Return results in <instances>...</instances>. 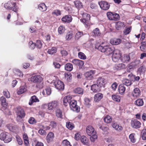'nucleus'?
<instances>
[{
	"mask_svg": "<svg viewBox=\"0 0 146 146\" xmlns=\"http://www.w3.org/2000/svg\"><path fill=\"white\" fill-rule=\"evenodd\" d=\"M28 122L30 124H33L36 123V121L34 117H31L29 119Z\"/></svg>",
	"mask_w": 146,
	"mask_h": 146,
	"instance_id": "60",
	"label": "nucleus"
},
{
	"mask_svg": "<svg viewBox=\"0 0 146 146\" xmlns=\"http://www.w3.org/2000/svg\"><path fill=\"white\" fill-rule=\"evenodd\" d=\"M52 14L55 15L56 16H58L61 15L60 11L58 10L54 11L52 13Z\"/></svg>",
	"mask_w": 146,
	"mask_h": 146,
	"instance_id": "64",
	"label": "nucleus"
},
{
	"mask_svg": "<svg viewBox=\"0 0 146 146\" xmlns=\"http://www.w3.org/2000/svg\"><path fill=\"white\" fill-rule=\"evenodd\" d=\"M65 30L66 29L64 26L61 25L58 28V33L60 34H62L64 32Z\"/></svg>",
	"mask_w": 146,
	"mask_h": 146,
	"instance_id": "41",
	"label": "nucleus"
},
{
	"mask_svg": "<svg viewBox=\"0 0 146 146\" xmlns=\"http://www.w3.org/2000/svg\"><path fill=\"white\" fill-rule=\"evenodd\" d=\"M82 15L83 18L80 19V21L82 22L84 24L87 25L88 24V21L90 19V15L89 14L86 13H84L82 14Z\"/></svg>",
	"mask_w": 146,
	"mask_h": 146,
	"instance_id": "8",
	"label": "nucleus"
},
{
	"mask_svg": "<svg viewBox=\"0 0 146 146\" xmlns=\"http://www.w3.org/2000/svg\"><path fill=\"white\" fill-rule=\"evenodd\" d=\"M39 10L42 11H44L47 9V7L44 3H41L38 6Z\"/></svg>",
	"mask_w": 146,
	"mask_h": 146,
	"instance_id": "33",
	"label": "nucleus"
},
{
	"mask_svg": "<svg viewBox=\"0 0 146 146\" xmlns=\"http://www.w3.org/2000/svg\"><path fill=\"white\" fill-rule=\"evenodd\" d=\"M12 5V9L13 11L17 12L18 11V8L16 6V3L13 2Z\"/></svg>",
	"mask_w": 146,
	"mask_h": 146,
	"instance_id": "50",
	"label": "nucleus"
},
{
	"mask_svg": "<svg viewBox=\"0 0 146 146\" xmlns=\"http://www.w3.org/2000/svg\"><path fill=\"white\" fill-rule=\"evenodd\" d=\"M55 88L58 90H62L64 88V85L63 83L60 80H57L54 83Z\"/></svg>",
	"mask_w": 146,
	"mask_h": 146,
	"instance_id": "9",
	"label": "nucleus"
},
{
	"mask_svg": "<svg viewBox=\"0 0 146 146\" xmlns=\"http://www.w3.org/2000/svg\"><path fill=\"white\" fill-rule=\"evenodd\" d=\"M103 97V94L100 93H98L95 95L94 97V100L96 102H98L100 101Z\"/></svg>",
	"mask_w": 146,
	"mask_h": 146,
	"instance_id": "26",
	"label": "nucleus"
},
{
	"mask_svg": "<svg viewBox=\"0 0 146 146\" xmlns=\"http://www.w3.org/2000/svg\"><path fill=\"white\" fill-rule=\"evenodd\" d=\"M113 54L112 56L113 60L115 62H117L121 56L120 51L119 50H113Z\"/></svg>",
	"mask_w": 146,
	"mask_h": 146,
	"instance_id": "5",
	"label": "nucleus"
},
{
	"mask_svg": "<svg viewBox=\"0 0 146 146\" xmlns=\"http://www.w3.org/2000/svg\"><path fill=\"white\" fill-rule=\"evenodd\" d=\"M106 82V80L102 77L98 78L96 81V84L100 87L104 86Z\"/></svg>",
	"mask_w": 146,
	"mask_h": 146,
	"instance_id": "13",
	"label": "nucleus"
},
{
	"mask_svg": "<svg viewBox=\"0 0 146 146\" xmlns=\"http://www.w3.org/2000/svg\"><path fill=\"white\" fill-rule=\"evenodd\" d=\"M141 123L136 119H133L131 121V126L135 128H138L141 127Z\"/></svg>",
	"mask_w": 146,
	"mask_h": 146,
	"instance_id": "15",
	"label": "nucleus"
},
{
	"mask_svg": "<svg viewBox=\"0 0 146 146\" xmlns=\"http://www.w3.org/2000/svg\"><path fill=\"white\" fill-rule=\"evenodd\" d=\"M86 134L90 137V141L92 142H94L97 138V136L96 135V132L94 128L91 125L87 126L86 129Z\"/></svg>",
	"mask_w": 146,
	"mask_h": 146,
	"instance_id": "1",
	"label": "nucleus"
},
{
	"mask_svg": "<svg viewBox=\"0 0 146 146\" xmlns=\"http://www.w3.org/2000/svg\"><path fill=\"white\" fill-rule=\"evenodd\" d=\"M35 45L38 48H40L42 46V44L40 40H37L36 41Z\"/></svg>",
	"mask_w": 146,
	"mask_h": 146,
	"instance_id": "61",
	"label": "nucleus"
},
{
	"mask_svg": "<svg viewBox=\"0 0 146 146\" xmlns=\"http://www.w3.org/2000/svg\"><path fill=\"white\" fill-rule=\"evenodd\" d=\"M54 137V134L52 132L49 133L46 137V140L48 143H50L53 140Z\"/></svg>",
	"mask_w": 146,
	"mask_h": 146,
	"instance_id": "24",
	"label": "nucleus"
},
{
	"mask_svg": "<svg viewBox=\"0 0 146 146\" xmlns=\"http://www.w3.org/2000/svg\"><path fill=\"white\" fill-rule=\"evenodd\" d=\"M81 141L84 144H85L88 142L87 138L85 136H82L81 137Z\"/></svg>",
	"mask_w": 146,
	"mask_h": 146,
	"instance_id": "53",
	"label": "nucleus"
},
{
	"mask_svg": "<svg viewBox=\"0 0 146 146\" xmlns=\"http://www.w3.org/2000/svg\"><path fill=\"white\" fill-rule=\"evenodd\" d=\"M17 115V119L18 120V119H21L24 117L25 114L24 110L20 108L17 110L16 111Z\"/></svg>",
	"mask_w": 146,
	"mask_h": 146,
	"instance_id": "14",
	"label": "nucleus"
},
{
	"mask_svg": "<svg viewBox=\"0 0 146 146\" xmlns=\"http://www.w3.org/2000/svg\"><path fill=\"white\" fill-rule=\"evenodd\" d=\"M3 93L4 96H5L7 98H10V94L7 90L3 91Z\"/></svg>",
	"mask_w": 146,
	"mask_h": 146,
	"instance_id": "63",
	"label": "nucleus"
},
{
	"mask_svg": "<svg viewBox=\"0 0 146 146\" xmlns=\"http://www.w3.org/2000/svg\"><path fill=\"white\" fill-rule=\"evenodd\" d=\"M107 15L108 19L110 20L117 21L119 18V14L111 12H107Z\"/></svg>",
	"mask_w": 146,
	"mask_h": 146,
	"instance_id": "4",
	"label": "nucleus"
},
{
	"mask_svg": "<svg viewBox=\"0 0 146 146\" xmlns=\"http://www.w3.org/2000/svg\"><path fill=\"white\" fill-rule=\"evenodd\" d=\"M23 136L24 144L25 145L27 146L29 142L27 135L26 133H24L23 135Z\"/></svg>",
	"mask_w": 146,
	"mask_h": 146,
	"instance_id": "32",
	"label": "nucleus"
},
{
	"mask_svg": "<svg viewBox=\"0 0 146 146\" xmlns=\"http://www.w3.org/2000/svg\"><path fill=\"white\" fill-rule=\"evenodd\" d=\"M0 139L5 143H8L12 141V137L8 133H2L0 135Z\"/></svg>",
	"mask_w": 146,
	"mask_h": 146,
	"instance_id": "3",
	"label": "nucleus"
},
{
	"mask_svg": "<svg viewBox=\"0 0 146 146\" xmlns=\"http://www.w3.org/2000/svg\"><path fill=\"white\" fill-rule=\"evenodd\" d=\"M72 62L76 65L80 66H82L84 64L83 61L78 59H73L72 61Z\"/></svg>",
	"mask_w": 146,
	"mask_h": 146,
	"instance_id": "22",
	"label": "nucleus"
},
{
	"mask_svg": "<svg viewBox=\"0 0 146 146\" xmlns=\"http://www.w3.org/2000/svg\"><path fill=\"white\" fill-rule=\"evenodd\" d=\"M96 73V71L95 70H91L89 71L86 72L84 75L86 78L88 80L92 79L93 78V75Z\"/></svg>",
	"mask_w": 146,
	"mask_h": 146,
	"instance_id": "12",
	"label": "nucleus"
},
{
	"mask_svg": "<svg viewBox=\"0 0 146 146\" xmlns=\"http://www.w3.org/2000/svg\"><path fill=\"white\" fill-rule=\"evenodd\" d=\"M62 146H72L70 142L66 139L62 141Z\"/></svg>",
	"mask_w": 146,
	"mask_h": 146,
	"instance_id": "52",
	"label": "nucleus"
},
{
	"mask_svg": "<svg viewBox=\"0 0 146 146\" xmlns=\"http://www.w3.org/2000/svg\"><path fill=\"white\" fill-rule=\"evenodd\" d=\"M100 87L98 86L97 84H94L92 85L91 87V89L94 92H99L100 90Z\"/></svg>",
	"mask_w": 146,
	"mask_h": 146,
	"instance_id": "23",
	"label": "nucleus"
},
{
	"mask_svg": "<svg viewBox=\"0 0 146 146\" xmlns=\"http://www.w3.org/2000/svg\"><path fill=\"white\" fill-rule=\"evenodd\" d=\"M141 136L143 140L146 139V129H144L142 131Z\"/></svg>",
	"mask_w": 146,
	"mask_h": 146,
	"instance_id": "62",
	"label": "nucleus"
},
{
	"mask_svg": "<svg viewBox=\"0 0 146 146\" xmlns=\"http://www.w3.org/2000/svg\"><path fill=\"white\" fill-rule=\"evenodd\" d=\"M112 120V117L110 115H107L105 117L104 119V121L106 123H111Z\"/></svg>",
	"mask_w": 146,
	"mask_h": 146,
	"instance_id": "38",
	"label": "nucleus"
},
{
	"mask_svg": "<svg viewBox=\"0 0 146 146\" xmlns=\"http://www.w3.org/2000/svg\"><path fill=\"white\" fill-rule=\"evenodd\" d=\"M112 126L113 128H114L115 130L118 131H120L122 130V127L116 123H112Z\"/></svg>",
	"mask_w": 146,
	"mask_h": 146,
	"instance_id": "28",
	"label": "nucleus"
},
{
	"mask_svg": "<svg viewBox=\"0 0 146 146\" xmlns=\"http://www.w3.org/2000/svg\"><path fill=\"white\" fill-rule=\"evenodd\" d=\"M64 76L65 79H66L68 81H70L71 79V75L70 73H65L64 74Z\"/></svg>",
	"mask_w": 146,
	"mask_h": 146,
	"instance_id": "49",
	"label": "nucleus"
},
{
	"mask_svg": "<svg viewBox=\"0 0 146 146\" xmlns=\"http://www.w3.org/2000/svg\"><path fill=\"white\" fill-rule=\"evenodd\" d=\"M27 90L26 86H21L19 88V90L17 92L18 94H21L24 93Z\"/></svg>",
	"mask_w": 146,
	"mask_h": 146,
	"instance_id": "31",
	"label": "nucleus"
},
{
	"mask_svg": "<svg viewBox=\"0 0 146 146\" xmlns=\"http://www.w3.org/2000/svg\"><path fill=\"white\" fill-rule=\"evenodd\" d=\"M36 45L35 43H33L31 41L29 43V48L31 49H33L35 47Z\"/></svg>",
	"mask_w": 146,
	"mask_h": 146,
	"instance_id": "55",
	"label": "nucleus"
},
{
	"mask_svg": "<svg viewBox=\"0 0 146 146\" xmlns=\"http://www.w3.org/2000/svg\"><path fill=\"white\" fill-rule=\"evenodd\" d=\"M91 35L95 37H99L101 36V33L99 29L97 28L93 30Z\"/></svg>",
	"mask_w": 146,
	"mask_h": 146,
	"instance_id": "21",
	"label": "nucleus"
},
{
	"mask_svg": "<svg viewBox=\"0 0 146 146\" xmlns=\"http://www.w3.org/2000/svg\"><path fill=\"white\" fill-rule=\"evenodd\" d=\"M130 59L129 55L125 54L122 57L121 60V61L123 62L127 63L129 61Z\"/></svg>",
	"mask_w": 146,
	"mask_h": 146,
	"instance_id": "27",
	"label": "nucleus"
},
{
	"mask_svg": "<svg viewBox=\"0 0 146 146\" xmlns=\"http://www.w3.org/2000/svg\"><path fill=\"white\" fill-rule=\"evenodd\" d=\"M135 134L132 133L130 134L129 136V138L130 140L133 143H134L136 141V140L135 137Z\"/></svg>",
	"mask_w": 146,
	"mask_h": 146,
	"instance_id": "45",
	"label": "nucleus"
},
{
	"mask_svg": "<svg viewBox=\"0 0 146 146\" xmlns=\"http://www.w3.org/2000/svg\"><path fill=\"white\" fill-rule=\"evenodd\" d=\"M74 92L76 93L82 94H83V90L82 89L80 88H78L74 90Z\"/></svg>",
	"mask_w": 146,
	"mask_h": 146,
	"instance_id": "43",
	"label": "nucleus"
},
{
	"mask_svg": "<svg viewBox=\"0 0 146 146\" xmlns=\"http://www.w3.org/2000/svg\"><path fill=\"white\" fill-rule=\"evenodd\" d=\"M124 23L122 22L119 21L117 22L115 24L116 28L117 30H119L124 26Z\"/></svg>",
	"mask_w": 146,
	"mask_h": 146,
	"instance_id": "35",
	"label": "nucleus"
},
{
	"mask_svg": "<svg viewBox=\"0 0 146 146\" xmlns=\"http://www.w3.org/2000/svg\"><path fill=\"white\" fill-rule=\"evenodd\" d=\"M30 81L34 83L40 82L43 80L42 77L39 75L32 76L30 78Z\"/></svg>",
	"mask_w": 146,
	"mask_h": 146,
	"instance_id": "11",
	"label": "nucleus"
},
{
	"mask_svg": "<svg viewBox=\"0 0 146 146\" xmlns=\"http://www.w3.org/2000/svg\"><path fill=\"white\" fill-rule=\"evenodd\" d=\"M123 85L127 86H130L132 83L131 81L128 79H125L123 80Z\"/></svg>",
	"mask_w": 146,
	"mask_h": 146,
	"instance_id": "42",
	"label": "nucleus"
},
{
	"mask_svg": "<svg viewBox=\"0 0 146 146\" xmlns=\"http://www.w3.org/2000/svg\"><path fill=\"white\" fill-rule=\"evenodd\" d=\"M125 65L123 63H120L115 65L114 67V69L116 70H119L121 69L125 68Z\"/></svg>",
	"mask_w": 146,
	"mask_h": 146,
	"instance_id": "20",
	"label": "nucleus"
},
{
	"mask_svg": "<svg viewBox=\"0 0 146 146\" xmlns=\"http://www.w3.org/2000/svg\"><path fill=\"white\" fill-rule=\"evenodd\" d=\"M14 72L17 75L20 77L22 76L23 75V73L18 69L15 70H14Z\"/></svg>",
	"mask_w": 146,
	"mask_h": 146,
	"instance_id": "57",
	"label": "nucleus"
},
{
	"mask_svg": "<svg viewBox=\"0 0 146 146\" xmlns=\"http://www.w3.org/2000/svg\"><path fill=\"white\" fill-rule=\"evenodd\" d=\"M121 41V40L120 38H114L110 40V42L112 45H117L120 43Z\"/></svg>",
	"mask_w": 146,
	"mask_h": 146,
	"instance_id": "19",
	"label": "nucleus"
},
{
	"mask_svg": "<svg viewBox=\"0 0 146 146\" xmlns=\"http://www.w3.org/2000/svg\"><path fill=\"white\" fill-rule=\"evenodd\" d=\"M65 69L68 71H71L73 69L72 65L70 63H67L65 66Z\"/></svg>",
	"mask_w": 146,
	"mask_h": 146,
	"instance_id": "36",
	"label": "nucleus"
},
{
	"mask_svg": "<svg viewBox=\"0 0 146 146\" xmlns=\"http://www.w3.org/2000/svg\"><path fill=\"white\" fill-rule=\"evenodd\" d=\"M125 76L127 75L128 78L131 80H133L134 78V75L132 73H130L129 74L127 73Z\"/></svg>",
	"mask_w": 146,
	"mask_h": 146,
	"instance_id": "59",
	"label": "nucleus"
},
{
	"mask_svg": "<svg viewBox=\"0 0 146 146\" xmlns=\"http://www.w3.org/2000/svg\"><path fill=\"white\" fill-rule=\"evenodd\" d=\"M95 48L102 52L104 53L107 55H109L112 53L113 52L114 49L108 46H103L102 45H96Z\"/></svg>",
	"mask_w": 146,
	"mask_h": 146,
	"instance_id": "2",
	"label": "nucleus"
},
{
	"mask_svg": "<svg viewBox=\"0 0 146 146\" xmlns=\"http://www.w3.org/2000/svg\"><path fill=\"white\" fill-rule=\"evenodd\" d=\"M73 36V34L72 32H69L67 33L66 35L65 38L66 40H71Z\"/></svg>",
	"mask_w": 146,
	"mask_h": 146,
	"instance_id": "39",
	"label": "nucleus"
},
{
	"mask_svg": "<svg viewBox=\"0 0 146 146\" xmlns=\"http://www.w3.org/2000/svg\"><path fill=\"white\" fill-rule=\"evenodd\" d=\"M58 105V103L57 101H53L48 103V109L49 110H52L57 107Z\"/></svg>",
	"mask_w": 146,
	"mask_h": 146,
	"instance_id": "7",
	"label": "nucleus"
},
{
	"mask_svg": "<svg viewBox=\"0 0 146 146\" xmlns=\"http://www.w3.org/2000/svg\"><path fill=\"white\" fill-rule=\"evenodd\" d=\"M112 98L114 101L119 102H120L121 98L120 96L117 95H113L112 96Z\"/></svg>",
	"mask_w": 146,
	"mask_h": 146,
	"instance_id": "40",
	"label": "nucleus"
},
{
	"mask_svg": "<svg viewBox=\"0 0 146 146\" xmlns=\"http://www.w3.org/2000/svg\"><path fill=\"white\" fill-rule=\"evenodd\" d=\"M74 5L76 7L78 8L82 7V3L78 1H76L74 2Z\"/></svg>",
	"mask_w": 146,
	"mask_h": 146,
	"instance_id": "47",
	"label": "nucleus"
},
{
	"mask_svg": "<svg viewBox=\"0 0 146 146\" xmlns=\"http://www.w3.org/2000/svg\"><path fill=\"white\" fill-rule=\"evenodd\" d=\"M135 104L138 106H140L143 105L144 102L142 99H139L135 101Z\"/></svg>",
	"mask_w": 146,
	"mask_h": 146,
	"instance_id": "37",
	"label": "nucleus"
},
{
	"mask_svg": "<svg viewBox=\"0 0 146 146\" xmlns=\"http://www.w3.org/2000/svg\"><path fill=\"white\" fill-rule=\"evenodd\" d=\"M39 102V100L35 96H33L31 97L29 102V104L31 105L34 102Z\"/></svg>",
	"mask_w": 146,
	"mask_h": 146,
	"instance_id": "29",
	"label": "nucleus"
},
{
	"mask_svg": "<svg viewBox=\"0 0 146 146\" xmlns=\"http://www.w3.org/2000/svg\"><path fill=\"white\" fill-rule=\"evenodd\" d=\"M56 48L55 47H53L51 49H48V52L50 54H52L56 53Z\"/></svg>",
	"mask_w": 146,
	"mask_h": 146,
	"instance_id": "48",
	"label": "nucleus"
},
{
	"mask_svg": "<svg viewBox=\"0 0 146 146\" xmlns=\"http://www.w3.org/2000/svg\"><path fill=\"white\" fill-rule=\"evenodd\" d=\"M56 116L59 118H62V111L59 109H57L56 111Z\"/></svg>",
	"mask_w": 146,
	"mask_h": 146,
	"instance_id": "44",
	"label": "nucleus"
},
{
	"mask_svg": "<svg viewBox=\"0 0 146 146\" xmlns=\"http://www.w3.org/2000/svg\"><path fill=\"white\" fill-rule=\"evenodd\" d=\"M100 8L104 10H108L110 7V4L107 2L105 1H101L99 3Z\"/></svg>",
	"mask_w": 146,
	"mask_h": 146,
	"instance_id": "10",
	"label": "nucleus"
},
{
	"mask_svg": "<svg viewBox=\"0 0 146 146\" xmlns=\"http://www.w3.org/2000/svg\"><path fill=\"white\" fill-rule=\"evenodd\" d=\"M16 141L19 145H21L23 144V141L21 137L18 135H17L15 137Z\"/></svg>",
	"mask_w": 146,
	"mask_h": 146,
	"instance_id": "54",
	"label": "nucleus"
},
{
	"mask_svg": "<svg viewBox=\"0 0 146 146\" xmlns=\"http://www.w3.org/2000/svg\"><path fill=\"white\" fill-rule=\"evenodd\" d=\"M71 99L72 97L70 96H65L63 99V103L64 105L66 106L68 104H69L70 102L71 101Z\"/></svg>",
	"mask_w": 146,
	"mask_h": 146,
	"instance_id": "25",
	"label": "nucleus"
},
{
	"mask_svg": "<svg viewBox=\"0 0 146 146\" xmlns=\"http://www.w3.org/2000/svg\"><path fill=\"white\" fill-rule=\"evenodd\" d=\"M69 104L71 110L77 112L79 111L80 108L77 105V103L76 101L74 100H71Z\"/></svg>",
	"mask_w": 146,
	"mask_h": 146,
	"instance_id": "6",
	"label": "nucleus"
},
{
	"mask_svg": "<svg viewBox=\"0 0 146 146\" xmlns=\"http://www.w3.org/2000/svg\"><path fill=\"white\" fill-rule=\"evenodd\" d=\"M83 35L82 32H79L77 33L75 35V38L76 39H78Z\"/></svg>",
	"mask_w": 146,
	"mask_h": 146,
	"instance_id": "58",
	"label": "nucleus"
},
{
	"mask_svg": "<svg viewBox=\"0 0 146 146\" xmlns=\"http://www.w3.org/2000/svg\"><path fill=\"white\" fill-rule=\"evenodd\" d=\"M66 127L70 130H72L74 127V126L72 123L70 122H67L66 123Z\"/></svg>",
	"mask_w": 146,
	"mask_h": 146,
	"instance_id": "46",
	"label": "nucleus"
},
{
	"mask_svg": "<svg viewBox=\"0 0 146 146\" xmlns=\"http://www.w3.org/2000/svg\"><path fill=\"white\" fill-rule=\"evenodd\" d=\"M12 3L13 2L11 1L7 2L4 4V7L7 9L11 10L12 7H11V6L12 5Z\"/></svg>",
	"mask_w": 146,
	"mask_h": 146,
	"instance_id": "34",
	"label": "nucleus"
},
{
	"mask_svg": "<svg viewBox=\"0 0 146 146\" xmlns=\"http://www.w3.org/2000/svg\"><path fill=\"white\" fill-rule=\"evenodd\" d=\"M118 90L120 94L123 95L125 90V88L123 84H120L119 86Z\"/></svg>",
	"mask_w": 146,
	"mask_h": 146,
	"instance_id": "30",
	"label": "nucleus"
},
{
	"mask_svg": "<svg viewBox=\"0 0 146 146\" xmlns=\"http://www.w3.org/2000/svg\"><path fill=\"white\" fill-rule=\"evenodd\" d=\"M72 20V17L70 15H66L62 19V21L65 23H69L71 22Z\"/></svg>",
	"mask_w": 146,
	"mask_h": 146,
	"instance_id": "17",
	"label": "nucleus"
},
{
	"mask_svg": "<svg viewBox=\"0 0 146 146\" xmlns=\"http://www.w3.org/2000/svg\"><path fill=\"white\" fill-rule=\"evenodd\" d=\"M0 101L1 102V105L3 107L2 109H6L7 106L8 105V103L6 102V99L4 96H2L0 98Z\"/></svg>",
	"mask_w": 146,
	"mask_h": 146,
	"instance_id": "16",
	"label": "nucleus"
},
{
	"mask_svg": "<svg viewBox=\"0 0 146 146\" xmlns=\"http://www.w3.org/2000/svg\"><path fill=\"white\" fill-rule=\"evenodd\" d=\"M78 56L79 57L82 59L85 60L86 58V57L85 54L81 52H80L78 53Z\"/></svg>",
	"mask_w": 146,
	"mask_h": 146,
	"instance_id": "51",
	"label": "nucleus"
},
{
	"mask_svg": "<svg viewBox=\"0 0 146 146\" xmlns=\"http://www.w3.org/2000/svg\"><path fill=\"white\" fill-rule=\"evenodd\" d=\"M141 45L140 47L141 50L142 51H144L146 46V41L142 42L141 43Z\"/></svg>",
	"mask_w": 146,
	"mask_h": 146,
	"instance_id": "56",
	"label": "nucleus"
},
{
	"mask_svg": "<svg viewBox=\"0 0 146 146\" xmlns=\"http://www.w3.org/2000/svg\"><path fill=\"white\" fill-rule=\"evenodd\" d=\"M140 91L138 88H135L132 93V95L134 98H137L139 96Z\"/></svg>",
	"mask_w": 146,
	"mask_h": 146,
	"instance_id": "18",
	"label": "nucleus"
}]
</instances>
